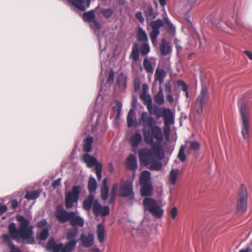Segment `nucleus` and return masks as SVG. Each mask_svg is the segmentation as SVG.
I'll use <instances>...</instances> for the list:
<instances>
[{
  "mask_svg": "<svg viewBox=\"0 0 252 252\" xmlns=\"http://www.w3.org/2000/svg\"><path fill=\"white\" fill-rule=\"evenodd\" d=\"M197 0H188V4L189 5L190 8H191L196 3Z\"/></svg>",
  "mask_w": 252,
  "mask_h": 252,
  "instance_id": "69168bd1",
  "label": "nucleus"
},
{
  "mask_svg": "<svg viewBox=\"0 0 252 252\" xmlns=\"http://www.w3.org/2000/svg\"><path fill=\"white\" fill-rule=\"evenodd\" d=\"M151 174L148 171H144L141 174L139 183L141 186V194L143 196H150L153 192L151 181Z\"/></svg>",
  "mask_w": 252,
  "mask_h": 252,
  "instance_id": "0eeeda50",
  "label": "nucleus"
},
{
  "mask_svg": "<svg viewBox=\"0 0 252 252\" xmlns=\"http://www.w3.org/2000/svg\"><path fill=\"white\" fill-rule=\"evenodd\" d=\"M122 109V104L119 102H117L114 106V115L116 119H119Z\"/></svg>",
  "mask_w": 252,
  "mask_h": 252,
  "instance_id": "79ce46f5",
  "label": "nucleus"
},
{
  "mask_svg": "<svg viewBox=\"0 0 252 252\" xmlns=\"http://www.w3.org/2000/svg\"><path fill=\"white\" fill-rule=\"evenodd\" d=\"M127 77L124 73H120L117 78V84L121 91H124L126 87Z\"/></svg>",
  "mask_w": 252,
  "mask_h": 252,
  "instance_id": "393cba45",
  "label": "nucleus"
},
{
  "mask_svg": "<svg viewBox=\"0 0 252 252\" xmlns=\"http://www.w3.org/2000/svg\"><path fill=\"white\" fill-rule=\"evenodd\" d=\"M184 151L185 147L183 145H182L179 149V151L177 156L179 159L182 162H184L187 159V157Z\"/></svg>",
  "mask_w": 252,
  "mask_h": 252,
  "instance_id": "a19ab883",
  "label": "nucleus"
},
{
  "mask_svg": "<svg viewBox=\"0 0 252 252\" xmlns=\"http://www.w3.org/2000/svg\"><path fill=\"white\" fill-rule=\"evenodd\" d=\"M244 53L248 57V58L252 60V53L249 51L245 50Z\"/></svg>",
  "mask_w": 252,
  "mask_h": 252,
  "instance_id": "774afa93",
  "label": "nucleus"
},
{
  "mask_svg": "<svg viewBox=\"0 0 252 252\" xmlns=\"http://www.w3.org/2000/svg\"><path fill=\"white\" fill-rule=\"evenodd\" d=\"M80 241L84 247H91L94 243V236L92 233H82L80 237Z\"/></svg>",
  "mask_w": 252,
  "mask_h": 252,
  "instance_id": "f3484780",
  "label": "nucleus"
},
{
  "mask_svg": "<svg viewBox=\"0 0 252 252\" xmlns=\"http://www.w3.org/2000/svg\"><path fill=\"white\" fill-rule=\"evenodd\" d=\"M179 173V170L177 168L172 169L169 172L168 182L172 185H174L177 181Z\"/></svg>",
  "mask_w": 252,
  "mask_h": 252,
  "instance_id": "c85d7f7f",
  "label": "nucleus"
},
{
  "mask_svg": "<svg viewBox=\"0 0 252 252\" xmlns=\"http://www.w3.org/2000/svg\"><path fill=\"white\" fill-rule=\"evenodd\" d=\"M200 95L208 96V91L206 87H203Z\"/></svg>",
  "mask_w": 252,
  "mask_h": 252,
  "instance_id": "680f3d73",
  "label": "nucleus"
},
{
  "mask_svg": "<svg viewBox=\"0 0 252 252\" xmlns=\"http://www.w3.org/2000/svg\"><path fill=\"white\" fill-rule=\"evenodd\" d=\"M83 18L84 20L91 23L95 20V16L93 11H90L88 12H85L83 14Z\"/></svg>",
  "mask_w": 252,
  "mask_h": 252,
  "instance_id": "58836bf2",
  "label": "nucleus"
},
{
  "mask_svg": "<svg viewBox=\"0 0 252 252\" xmlns=\"http://www.w3.org/2000/svg\"><path fill=\"white\" fill-rule=\"evenodd\" d=\"M112 10L111 8L103 9L101 11V13L105 18L110 17L112 14Z\"/></svg>",
  "mask_w": 252,
  "mask_h": 252,
  "instance_id": "09e8293b",
  "label": "nucleus"
},
{
  "mask_svg": "<svg viewBox=\"0 0 252 252\" xmlns=\"http://www.w3.org/2000/svg\"><path fill=\"white\" fill-rule=\"evenodd\" d=\"M145 140L152 146L153 149H144L139 152V158L141 163L144 165H151L155 169H158V140L153 139L149 132L145 134Z\"/></svg>",
  "mask_w": 252,
  "mask_h": 252,
  "instance_id": "f03ea898",
  "label": "nucleus"
},
{
  "mask_svg": "<svg viewBox=\"0 0 252 252\" xmlns=\"http://www.w3.org/2000/svg\"><path fill=\"white\" fill-rule=\"evenodd\" d=\"M247 207V191L246 188L242 186L237 199V209L239 212L243 213Z\"/></svg>",
  "mask_w": 252,
  "mask_h": 252,
  "instance_id": "4468645a",
  "label": "nucleus"
},
{
  "mask_svg": "<svg viewBox=\"0 0 252 252\" xmlns=\"http://www.w3.org/2000/svg\"><path fill=\"white\" fill-rule=\"evenodd\" d=\"M97 187L96 181L93 177H90L88 181V188L90 193L95 191Z\"/></svg>",
  "mask_w": 252,
  "mask_h": 252,
  "instance_id": "473e14b6",
  "label": "nucleus"
},
{
  "mask_svg": "<svg viewBox=\"0 0 252 252\" xmlns=\"http://www.w3.org/2000/svg\"><path fill=\"white\" fill-rule=\"evenodd\" d=\"M7 211V207L5 205H0V215L3 214Z\"/></svg>",
  "mask_w": 252,
  "mask_h": 252,
  "instance_id": "0e129e2a",
  "label": "nucleus"
},
{
  "mask_svg": "<svg viewBox=\"0 0 252 252\" xmlns=\"http://www.w3.org/2000/svg\"><path fill=\"white\" fill-rule=\"evenodd\" d=\"M114 72L113 70H111L109 73L108 78L107 79V83L109 84H112L113 83L114 79Z\"/></svg>",
  "mask_w": 252,
  "mask_h": 252,
  "instance_id": "864d4df0",
  "label": "nucleus"
},
{
  "mask_svg": "<svg viewBox=\"0 0 252 252\" xmlns=\"http://www.w3.org/2000/svg\"><path fill=\"white\" fill-rule=\"evenodd\" d=\"M140 98L144 101L147 105V109L151 114L157 115V112L155 107L153 108L152 105V99L150 95L145 94H142L140 95Z\"/></svg>",
  "mask_w": 252,
  "mask_h": 252,
  "instance_id": "412c9836",
  "label": "nucleus"
},
{
  "mask_svg": "<svg viewBox=\"0 0 252 252\" xmlns=\"http://www.w3.org/2000/svg\"><path fill=\"white\" fill-rule=\"evenodd\" d=\"M158 118L163 121V134L165 140L169 142L171 125L175 122V114L169 108L161 107L158 108Z\"/></svg>",
  "mask_w": 252,
  "mask_h": 252,
  "instance_id": "7ed1b4c3",
  "label": "nucleus"
},
{
  "mask_svg": "<svg viewBox=\"0 0 252 252\" xmlns=\"http://www.w3.org/2000/svg\"><path fill=\"white\" fill-rule=\"evenodd\" d=\"M134 176L135 175H133L130 180H126L122 183L120 189V196L127 197L130 199L134 198V194L132 189V185Z\"/></svg>",
  "mask_w": 252,
  "mask_h": 252,
  "instance_id": "9b49d317",
  "label": "nucleus"
},
{
  "mask_svg": "<svg viewBox=\"0 0 252 252\" xmlns=\"http://www.w3.org/2000/svg\"><path fill=\"white\" fill-rule=\"evenodd\" d=\"M10 236L8 234H4L2 238L5 242H8V245L11 250L9 252H22L17 247H16L14 245L12 244L10 242Z\"/></svg>",
  "mask_w": 252,
  "mask_h": 252,
  "instance_id": "f704fd0d",
  "label": "nucleus"
},
{
  "mask_svg": "<svg viewBox=\"0 0 252 252\" xmlns=\"http://www.w3.org/2000/svg\"><path fill=\"white\" fill-rule=\"evenodd\" d=\"M118 188V184L116 183L114 184L112 188L111 191L109 196V203L113 202L116 197V193Z\"/></svg>",
  "mask_w": 252,
  "mask_h": 252,
  "instance_id": "e433bc0d",
  "label": "nucleus"
},
{
  "mask_svg": "<svg viewBox=\"0 0 252 252\" xmlns=\"http://www.w3.org/2000/svg\"><path fill=\"white\" fill-rule=\"evenodd\" d=\"M165 152L161 144H158V160H161L165 157Z\"/></svg>",
  "mask_w": 252,
  "mask_h": 252,
  "instance_id": "8fccbe9b",
  "label": "nucleus"
},
{
  "mask_svg": "<svg viewBox=\"0 0 252 252\" xmlns=\"http://www.w3.org/2000/svg\"><path fill=\"white\" fill-rule=\"evenodd\" d=\"M145 15L149 21H151L150 25L152 29V32L150 34L151 40L154 45L157 44V37L158 36V21H152L156 17V13L154 12L151 6H147L145 10Z\"/></svg>",
  "mask_w": 252,
  "mask_h": 252,
  "instance_id": "6e6552de",
  "label": "nucleus"
},
{
  "mask_svg": "<svg viewBox=\"0 0 252 252\" xmlns=\"http://www.w3.org/2000/svg\"><path fill=\"white\" fill-rule=\"evenodd\" d=\"M69 220L70 224L73 226L82 227L84 225V221L79 216L76 215L74 212H71Z\"/></svg>",
  "mask_w": 252,
  "mask_h": 252,
  "instance_id": "aec40b11",
  "label": "nucleus"
},
{
  "mask_svg": "<svg viewBox=\"0 0 252 252\" xmlns=\"http://www.w3.org/2000/svg\"><path fill=\"white\" fill-rule=\"evenodd\" d=\"M83 187L74 186L71 190L69 191L65 196V203L67 208H71L75 203H77L79 197V193L81 192Z\"/></svg>",
  "mask_w": 252,
  "mask_h": 252,
  "instance_id": "9d476101",
  "label": "nucleus"
},
{
  "mask_svg": "<svg viewBox=\"0 0 252 252\" xmlns=\"http://www.w3.org/2000/svg\"><path fill=\"white\" fill-rule=\"evenodd\" d=\"M135 17L136 19L141 23H143L144 21V19L142 16V13L141 12H138L136 15Z\"/></svg>",
  "mask_w": 252,
  "mask_h": 252,
  "instance_id": "6e6d98bb",
  "label": "nucleus"
},
{
  "mask_svg": "<svg viewBox=\"0 0 252 252\" xmlns=\"http://www.w3.org/2000/svg\"><path fill=\"white\" fill-rule=\"evenodd\" d=\"M171 217L172 219H174L177 214V209L176 207H174L171 209L170 212Z\"/></svg>",
  "mask_w": 252,
  "mask_h": 252,
  "instance_id": "4d7b16f0",
  "label": "nucleus"
},
{
  "mask_svg": "<svg viewBox=\"0 0 252 252\" xmlns=\"http://www.w3.org/2000/svg\"><path fill=\"white\" fill-rule=\"evenodd\" d=\"M126 164L128 168L131 170L136 169L137 168V160L135 157L132 155H129L127 158Z\"/></svg>",
  "mask_w": 252,
  "mask_h": 252,
  "instance_id": "c756f323",
  "label": "nucleus"
},
{
  "mask_svg": "<svg viewBox=\"0 0 252 252\" xmlns=\"http://www.w3.org/2000/svg\"><path fill=\"white\" fill-rule=\"evenodd\" d=\"M167 0H158V3L162 7V19H158V30L163 28L169 34L175 33V28L168 19L164 6L167 3Z\"/></svg>",
  "mask_w": 252,
  "mask_h": 252,
  "instance_id": "1a4fd4ad",
  "label": "nucleus"
},
{
  "mask_svg": "<svg viewBox=\"0 0 252 252\" xmlns=\"http://www.w3.org/2000/svg\"><path fill=\"white\" fill-rule=\"evenodd\" d=\"M96 234L98 241L100 243L103 242L105 238V232L104 226L102 224H99L97 225L96 228Z\"/></svg>",
  "mask_w": 252,
  "mask_h": 252,
  "instance_id": "bb28decb",
  "label": "nucleus"
},
{
  "mask_svg": "<svg viewBox=\"0 0 252 252\" xmlns=\"http://www.w3.org/2000/svg\"><path fill=\"white\" fill-rule=\"evenodd\" d=\"M195 111L198 115L202 114L203 112V104L195 102Z\"/></svg>",
  "mask_w": 252,
  "mask_h": 252,
  "instance_id": "603ef678",
  "label": "nucleus"
},
{
  "mask_svg": "<svg viewBox=\"0 0 252 252\" xmlns=\"http://www.w3.org/2000/svg\"><path fill=\"white\" fill-rule=\"evenodd\" d=\"M142 137L141 134L136 133L133 134L129 139V143L133 147V151L136 152L139 144L141 142Z\"/></svg>",
  "mask_w": 252,
  "mask_h": 252,
  "instance_id": "5701e85b",
  "label": "nucleus"
},
{
  "mask_svg": "<svg viewBox=\"0 0 252 252\" xmlns=\"http://www.w3.org/2000/svg\"><path fill=\"white\" fill-rule=\"evenodd\" d=\"M159 50L161 56H166L168 55L172 50V47L170 42L163 39L161 40L159 46Z\"/></svg>",
  "mask_w": 252,
  "mask_h": 252,
  "instance_id": "6ab92c4d",
  "label": "nucleus"
},
{
  "mask_svg": "<svg viewBox=\"0 0 252 252\" xmlns=\"http://www.w3.org/2000/svg\"><path fill=\"white\" fill-rule=\"evenodd\" d=\"M98 200L94 199V196L90 194L83 201V208L86 211H90L91 209L94 207V204L95 201Z\"/></svg>",
  "mask_w": 252,
  "mask_h": 252,
  "instance_id": "b1692460",
  "label": "nucleus"
},
{
  "mask_svg": "<svg viewBox=\"0 0 252 252\" xmlns=\"http://www.w3.org/2000/svg\"><path fill=\"white\" fill-rule=\"evenodd\" d=\"M127 123L129 127L133 126L136 124L135 112L132 109H130L128 113L127 117Z\"/></svg>",
  "mask_w": 252,
  "mask_h": 252,
  "instance_id": "2f4dec72",
  "label": "nucleus"
},
{
  "mask_svg": "<svg viewBox=\"0 0 252 252\" xmlns=\"http://www.w3.org/2000/svg\"><path fill=\"white\" fill-rule=\"evenodd\" d=\"M108 189L107 186V179L103 180L101 187V196L103 200H106L108 197Z\"/></svg>",
  "mask_w": 252,
  "mask_h": 252,
  "instance_id": "72a5a7b5",
  "label": "nucleus"
},
{
  "mask_svg": "<svg viewBox=\"0 0 252 252\" xmlns=\"http://www.w3.org/2000/svg\"><path fill=\"white\" fill-rule=\"evenodd\" d=\"M71 3L76 8L81 11H84L86 8L89 7L90 4V0H70Z\"/></svg>",
  "mask_w": 252,
  "mask_h": 252,
  "instance_id": "4be33fe9",
  "label": "nucleus"
},
{
  "mask_svg": "<svg viewBox=\"0 0 252 252\" xmlns=\"http://www.w3.org/2000/svg\"><path fill=\"white\" fill-rule=\"evenodd\" d=\"M163 133H162L161 129L158 127V144H161L163 140Z\"/></svg>",
  "mask_w": 252,
  "mask_h": 252,
  "instance_id": "13d9d810",
  "label": "nucleus"
},
{
  "mask_svg": "<svg viewBox=\"0 0 252 252\" xmlns=\"http://www.w3.org/2000/svg\"><path fill=\"white\" fill-rule=\"evenodd\" d=\"M78 233V230L76 228H73L70 229H68L66 232V237L68 242H75V246L77 244V240L75 239V237Z\"/></svg>",
  "mask_w": 252,
  "mask_h": 252,
  "instance_id": "a878e982",
  "label": "nucleus"
},
{
  "mask_svg": "<svg viewBox=\"0 0 252 252\" xmlns=\"http://www.w3.org/2000/svg\"><path fill=\"white\" fill-rule=\"evenodd\" d=\"M238 106L242 121L241 133L244 139H247L249 137L250 127L249 108L247 103L242 98L238 101Z\"/></svg>",
  "mask_w": 252,
  "mask_h": 252,
  "instance_id": "20e7f679",
  "label": "nucleus"
},
{
  "mask_svg": "<svg viewBox=\"0 0 252 252\" xmlns=\"http://www.w3.org/2000/svg\"><path fill=\"white\" fill-rule=\"evenodd\" d=\"M186 145H189V148L194 151L199 150L200 147V143L195 140L188 141L186 143Z\"/></svg>",
  "mask_w": 252,
  "mask_h": 252,
  "instance_id": "c9c22d12",
  "label": "nucleus"
},
{
  "mask_svg": "<svg viewBox=\"0 0 252 252\" xmlns=\"http://www.w3.org/2000/svg\"><path fill=\"white\" fill-rule=\"evenodd\" d=\"M169 63L165 64V68H158V83L161 84L163 83L164 78L167 75V72L169 69Z\"/></svg>",
  "mask_w": 252,
  "mask_h": 252,
  "instance_id": "cd10ccee",
  "label": "nucleus"
},
{
  "mask_svg": "<svg viewBox=\"0 0 252 252\" xmlns=\"http://www.w3.org/2000/svg\"><path fill=\"white\" fill-rule=\"evenodd\" d=\"M47 222L46 220H42L37 223V227L38 228H42L46 225Z\"/></svg>",
  "mask_w": 252,
  "mask_h": 252,
  "instance_id": "052dcab7",
  "label": "nucleus"
},
{
  "mask_svg": "<svg viewBox=\"0 0 252 252\" xmlns=\"http://www.w3.org/2000/svg\"><path fill=\"white\" fill-rule=\"evenodd\" d=\"M150 51V47L148 44L146 43H144V44L141 46V53L143 55H145L147 54Z\"/></svg>",
  "mask_w": 252,
  "mask_h": 252,
  "instance_id": "de8ad7c7",
  "label": "nucleus"
},
{
  "mask_svg": "<svg viewBox=\"0 0 252 252\" xmlns=\"http://www.w3.org/2000/svg\"><path fill=\"white\" fill-rule=\"evenodd\" d=\"M93 142V138L90 136L87 137L84 146V150L86 152H89L92 149V145Z\"/></svg>",
  "mask_w": 252,
  "mask_h": 252,
  "instance_id": "4c0bfd02",
  "label": "nucleus"
},
{
  "mask_svg": "<svg viewBox=\"0 0 252 252\" xmlns=\"http://www.w3.org/2000/svg\"><path fill=\"white\" fill-rule=\"evenodd\" d=\"M164 91L166 94L165 98L167 101L170 104L174 102V99L173 98L172 93V81L171 80H167L164 84Z\"/></svg>",
  "mask_w": 252,
  "mask_h": 252,
  "instance_id": "a211bd4d",
  "label": "nucleus"
},
{
  "mask_svg": "<svg viewBox=\"0 0 252 252\" xmlns=\"http://www.w3.org/2000/svg\"><path fill=\"white\" fill-rule=\"evenodd\" d=\"M165 102L163 90L161 88L158 89V106L164 104Z\"/></svg>",
  "mask_w": 252,
  "mask_h": 252,
  "instance_id": "49530a36",
  "label": "nucleus"
},
{
  "mask_svg": "<svg viewBox=\"0 0 252 252\" xmlns=\"http://www.w3.org/2000/svg\"><path fill=\"white\" fill-rule=\"evenodd\" d=\"M10 204L12 208L15 209L18 206V202L16 200H12L10 201Z\"/></svg>",
  "mask_w": 252,
  "mask_h": 252,
  "instance_id": "338daca9",
  "label": "nucleus"
},
{
  "mask_svg": "<svg viewBox=\"0 0 252 252\" xmlns=\"http://www.w3.org/2000/svg\"><path fill=\"white\" fill-rule=\"evenodd\" d=\"M75 248V242H68L65 245L56 244L53 238H50L46 246V249L52 252H71Z\"/></svg>",
  "mask_w": 252,
  "mask_h": 252,
  "instance_id": "423d86ee",
  "label": "nucleus"
},
{
  "mask_svg": "<svg viewBox=\"0 0 252 252\" xmlns=\"http://www.w3.org/2000/svg\"><path fill=\"white\" fill-rule=\"evenodd\" d=\"M144 67L145 69L149 72H152L154 70V68L150 63V62L147 60L145 59L143 62Z\"/></svg>",
  "mask_w": 252,
  "mask_h": 252,
  "instance_id": "c03bdc74",
  "label": "nucleus"
},
{
  "mask_svg": "<svg viewBox=\"0 0 252 252\" xmlns=\"http://www.w3.org/2000/svg\"><path fill=\"white\" fill-rule=\"evenodd\" d=\"M91 28L94 31V33L97 35L98 32L100 29V24L98 22L94 20L91 23Z\"/></svg>",
  "mask_w": 252,
  "mask_h": 252,
  "instance_id": "a18cd8bd",
  "label": "nucleus"
},
{
  "mask_svg": "<svg viewBox=\"0 0 252 252\" xmlns=\"http://www.w3.org/2000/svg\"><path fill=\"white\" fill-rule=\"evenodd\" d=\"M39 195V193L37 191H28L25 195V198L29 200H34L37 198Z\"/></svg>",
  "mask_w": 252,
  "mask_h": 252,
  "instance_id": "ea45409f",
  "label": "nucleus"
},
{
  "mask_svg": "<svg viewBox=\"0 0 252 252\" xmlns=\"http://www.w3.org/2000/svg\"><path fill=\"white\" fill-rule=\"evenodd\" d=\"M177 84L179 86H181V89L184 92H187V91L188 90V88H189L188 86L183 81L177 80Z\"/></svg>",
  "mask_w": 252,
  "mask_h": 252,
  "instance_id": "3c124183",
  "label": "nucleus"
},
{
  "mask_svg": "<svg viewBox=\"0 0 252 252\" xmlns=\"http://www.w3.org/2000/svg\"><path fill=\"white\" fill-rule=\"evenodd\" d=\"M139 124L144 127V137L146 133L149 132L150 135H152L153 139L158 140V127L156 126V123L147 113L143 112L141 114Z\"/></svg>",
  "mask_w": 252,
  "mask_h": 252,
  "instance_id": "39448f33",
  "label": "nucleus"
},
{
  "mask_svg": "<svg viewBox=\"0 0 252 252\" xmlns=\"http://www.w3.org/2000/svg\"><path fill=\"white\" fill-rule=\"evenodd\" d=\"M61 180V179L59 178L57 180L54 181V182L53 183V187L54 188H56L57 187H58L60 185Z\"/></svg>",
  "mask_w": 252,
  "mask_h": 252,
  "instance_id": "e2e57ef3",
  "label": "nucleus"
},
{
  "mask_svg": "<svg viewBox=\"0 0 252 252\" xmlns=\"http://www.w3.org/2000/svg\"><path fill=\"white\" fill-rule=\"evenodd\" d=\"M49 236V230L47 228L43 229L40 232L38 238L41 240L46 239Z\"/></svg>",
  "mask_w": 252,
  "mask_h": 252,
  "instance_id": "37998d69",
  "label": "nucleus"
},
{
  "mask_svg": "<svg viewBox=\"0 0 252 252\" xmlns=\"http://www.w3.org/2000/svg\"><path fill=\"white\" fill-rule=\"evenodd\" d=\"M145 210L148 211L154 218H158V202L153 198L146 197L143 200Z\"/></svg>",
  "mask_w": 252,
  "mask_h": 252,
  "instance_id": "ddd939ff",
  "label": "nucleus"
},
{
  "mask_svg": "<svg viewBox=\"0 0 252 252\" xmlns=\"http://www.w3.org/2000/svg\"><path fill=\"white\" fill-rule=\"evenodd\" d=\"M110 209L107 206H103L99 202L95 201L93 208V212L95 217H104L107 216L109 213Z\"/></svg>",
  "mask_w": 252,
  "mask_h": 252,
  "instance_id": "2eb2a0df",
  "label": "nucleus"
},
{
  "mask_svg": "<svg viewBox=\"0 0 252 252\" xmlns=\"http://www.w3.org/2000/svg\"><path fill=\"white\" fill-rule=\"evenodd\" d=\"M208 96L199 95L195 102L203 105Z\"/></svg>",
  "mask_w": 252,
  "mask_h": 252,
  "instance_id": "5fc2aeb1",
  "label": "nucleus"
},
{
  "mask_svg": "<svg viewBox=\"0 0 252 252\" xmlns=\"http://www.w3.org/2000/svg\"><path fill=\"white\" fill-rule=\"evenodd\" d=\"M137 39L138 41L143 42V43H147L148 41L147 34L141 27L138 28L137 33Z\"/></svg>",
  "mask_w": 252,
  "mask_h": 252,
  "instance_id": "7c9ffc66",
  "label": "nucleus"
},
{
  "mask_svg": "<svg viewBox=\"0 0 252 252\" xmlns=\"http://www.w3.org/2000/svg\"><path fill=\"white\" fill-rule=\"evenodd\" d=\"M16 220L19 223L18 228H16L14 223L9 225L10 236L18 242L32 244L34 242L33 227L30 224L29 220L21 215L17 216Z\"/></svg>",
  "mask_w": 252,
  "mask_h": 252,
  "instance_id": "f257e3e1",
  "label": "nucleus"
},
{
  "mask_svg": "<svg viewBox=\"0 0 252 252\" xmlns=\"http://www.w3.org/2000/svg\"><path fill=\"white\" fill-rule=\"evenodd\" d=\"M132 56L134 60H137L139 57V54L137 50L133 49L131 53Z\"/></svg>",
  "mask_w": 252,
  "mask_h": 252,
  "instance_id": "bf43d9fd",
  "label": "nucleus"
},
{
  "mask_svg": "<svg viewBox=\"0 0 252 252\" xmlns=\"http://www.w3.org/2000/svg\"><path fill=\"white\" fill-rule=\"evenodd\" d=\"M70 214L71 212L68 213L62 206H57L56 216L60 222H64L69 220Z\"/></svg>",
  "mask_w": 252,
  "mask_h": 252,
  "instance_id": "dca6fc26",
  "label": "nucleus"
},
{
  "mask_svg": "<svg viewBox=\"0 0 252 252\" xmlns=\"http://www.w3.org/2000/svg\"><path fill=\"white\" fill-rule=\"evenodd\" d=\"M82 158L84 162L86 163L87 166L92 167L95 165V170L96 177L98 180H100L101 178V171L102 169V165L99 162H96V159L94 157L91 156L88 154H84Z\"/></svg>",
  "mask_w": 252,
  "mask_h": 252,
  "instance_id": "f8f14e48",
  "label": "nucleus"
}]
</instances>
